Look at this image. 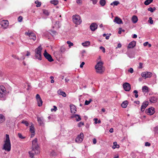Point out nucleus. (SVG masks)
Instances as JSON below:
<instances>
[{"instance_id": "nucleus-1", "label": "nucleus", "mask_w": 158, "mask_h": 158, "mask_svg": "<svg viewBox=\"0 0 158 158\" xmlns=\"http://www.w3.org/2000/svg\"><path fill=\"white\" fill-rule=\"evenodd\" d=\"M37 139L35 138L32 141V150L29 152L30 156L31 158H35L34 156L35 154H38L39 152V147L37 143Z\"/></svg>"}, {"instance_id": "nucleus-2", "label": "nucleus", "mask_w": 158, "mask_h": 158, "mask_svg": "<svg viewBox=\"0 0 158 158\" xmlns=\"http://www.w3.org/2000/svg\"><path fill=\"white\" fill-rule=\"evenodd\" d=\"M6 139L4 141V143L3 145V149L9 151L11 149V144L10 141L9 135L8 134H6Z\"/></svg>"}, {"instance_id": "nucleus-3", "label": "nucleus", "mask_w": 158, "mask_h": 158, "mask_svg": "<svg viewBox=\"0 0 158 158\" xmlns=\"http://www.w3.org/2000/svg\"><path fill=\"white\" fill-rule=\"evenodd\" d=\"M42 49V48L41 46L40 45L38 48H36L35 50V56L39 60H41L42 59L41 52Z\"/></svg>"}, {"instance_id": "nucleus-4", "label": "nucleus", "mask_w": 158, "mask_h": 158, "mask_svg": "<svg viewBox=\"0 0 158 158\" xmlns=\"http://www.w3.org/2000/svg\"><path fill=\"white\" fill-rule=\"evenodd\" d=\"M103 63L101 62H98L95 66V68L96 70V72L97 73H102L103 72L104 70L102 69Z\"/></svg>"}, {"instance_id": "nucleus-5", "label": "nucleus", "mask_w": 158, "mask_h": 158, "mask_svg": "<svg viewBox=\"0 0 158 158\" xmlns=\"http://www.w3.org/2000/svg\"><path fill=\"white\" fill-rule=\"evenodd\" d=\"M73 20L74 23L77 25L80 24L81 22L80 17L78 15H73Z\"/></svg>"}, {"instance_id": "nucleus-6", "label": "nucleus", "mask_w": 158, "mask_h": 158, "mask_svg": "<svg viewBox=\"0 0 158 158\" xmlns=\"http://www.w3.org/2000/svg\"><path fill=\"white\" fill-rule=\"evenodd\" d=\"M25 35L28 36L30 39L33 40H35L36 39L35 35L33 32H30L29 31H26L25 32Z\"/></svg>"}, {"instance_id": "nucleus-7", "label": "nucleus", "mask_w": 158, "mask_h": 158, "mask_svg": "<svg viewBox=\"0 0 158 158\" xmlns=\"http://www.w3.org/2000/svg\"><path fill=\"white\" fill-rule=\"evenodd\" d=\"M44 55L45 57L47 59L49 62H52L53 61V60L51 55L48 54L45 50L44 53Z\"/></svg>"}, {"instance_id": "nucleus-8", "label": "nucleus", "mask_w": 158, "mask_h": 158, "mask_svg": "<svg viewBox=\"0 0 158 158\" xmlns=\"http://www.w3.org/2000/svg\"><path fill=\"white\" fill-rule=\"evenodd\" d=\"M6 91L5 87L3 85L0 86V97H3Z\"/></svg>"}, {"instance_id": "nucleus-9", "label": "nucleus", "mask_w": 158, "mask_h": 158, "mask_svg": "<svg viewBox=\"0 0 158 158\" xmlns=\"http://www.w3.org/2000/svg\"><path fill=\"white\" fill-rule=\"evenodd\" d=\"M83 134L81 133L80 134L78 135L76 139V142L78 143H81L83 140Z\"/></svg>"}, {"instance_id": "nucleus-10", "label": "nucleus", "mask_w": 158, "mask_h": 158, "mask_svg": "<svg viewBox=\"0 0 158 158\" xmlns=\"http://www.w3.org/2000/svg\"><path fill=\"white\" fill-rule=\"evenodd\" d=\"M123 87L124 90L127 91H129L131 89L130 85L127 82H125L123 84Z\"/></svg>"}, {"instance_id": "nucleus-11", "label": "nucleus", "mask_w": 158, "mask_h": 158, "mask_svg": "<svg viewBox=\"0 0 158 158\" xmlns=\"http://www.w3.org/2000/svg\"><path fill=\"white\" fill-rule=\"evenodd\" d=\"M152 74L151 73L148 72H143L141 74V76L145 78L150 77L152 76Z\"/></svg>"}, {"instance_id": "nucleus-12", "label": "nucleus", "mask_w": 158, "mask_h": 158, "mask_svg": "<svg viewBox=\"0 0 158 158\" xmlns=\"http://www.w3.org/2000/svg\"><path fill=\"white\" fill-rule=\"evenodd\" d=\"M2 27L5 29L8 27L9 24V22L7 20H3L0 23Z\"/></svg>"}, {"instance_id": "nucleus-13", "label": "nucleus", "mask_w": 158, "mask_h": 158, "mask_svg": "<svg viewBox=\"0 0 158 158\" xmlns=\"http://www.w3.org/2000/svg\"><path fill=\"white\" fill-rule=\"evenodd\" d=\"M36 98L38 106H41L42 105L43 101L40 95L38 94H36Z\"/></svg>"}, {"instance_id": "nucleus-14", "label": "nucleus", "mask_w": 158, "mask_h": 158, "mask_svg": "<svg viewBox=\"0 0 158 158\" xmlns=\"http://www.w3.org/2000/svg\"><path fill=\"white\" fill-rule=\"evenodd\" d=\"M146 113L148 115H153L155 113L154 109L152 107L149 108L146 110Z\"/></svg>"}, {"instance_id": "nucleus-15", "label": "nucleus", "mask_w": 158, "mask_h": 158, "mask_svg": "<svg viewBox=\"0 0 158 158\" xmlns=\"http://www.w3.org/2000/svg\"><path fill=\"white\" fill-rule=\"evenodd\" d=\"M98 25L95 23H93L90 26V28L92 31H95L97 28Z\"/></svg>"}, {"instance_id": "nucleus-16", "label": "nucleus", "mask_w": 158, "mask_h": 158, "mask_svg": "<svg viewBox=\"0 0 158 158\" xmlns=\"http://www.w3.org/2000/svg\"><path fill=\"white\" fill-rule=\"evenodd\" d=\"M148 104V102L147 101L143 102L141 108V111L143 112L144 111L145 108L147 107Z\"/></svg>"}, {"instance_id": "nucleus-17", "label": "nucleus", "mask_w": 158, "mask_h": 158, "mask_svg": "<svg viewBox=\"0 0 158 158\" xmlns=\"http://www.w3.org/2000/svg\"><path fill=\"white\" fill-rule=\"evenodd\" d=\"M136 44V42L135 41H132L128 45L127 48H133L135 46Z\"/></svg>"}, {"instance_id": "nucleus-18", "label": "nucleus", "mask_w": 158, "mask_h": 158, "mask_svg": "<svg viewBox=\"0 0 158 158\" xmlns=\"http://www.w3.org/2000/svg\"><path fill=\"white\" fill-rule=\"evenodd\" d=\"M71 109V112L72 113H75L76 112V108L75 106L73 105H70Z\"/></svg>"}, {"instance_id": "nucleus-19", "label": "nucleus", "mask_w": 158, "mask_h": 158, "mask_svg": "<svg viewBox=\"0 0 158 158\" xmlns=\"http://www.w3.org/2000/svg\"><path fill=\"white\" fill-rule=\"evenodd\" d=\"M114 22L118 24L123 23L122 20L120 18L118 17H115L114 20Z\"/></svg>"}, {"instance_id": "nucleus-20", "label": "nucleus", "mask_w": 158, "mask_h": 158, "mask_svg": "<svg viewBox=\"0 0 158 158\" xmlns=\"http://www.w3.org/2000/svg\"><path fill=\"white\" fill-rule=\"evenodd\" d=\"M37 121L40 125H42L44 124V119L43 117H38Z\"/></svg>"}, {"instance_id": "nucleus-21", "label": "nucleus", "mask_w": 158, "mask_h": 158, "mask_svg": "<svg viewBox=\"0 0 158 158\" xmlns=\"http://www.w3.org/2000/svg\"><path fill=\"white\" fill-rule=\"evenodd\" d=\"M71 118H75L77 121H79L81 120V119L80 116L78 114H76L73 115L72 116H71Z\"/></svg>"}, {"instance_id": "nucleus-22", "label": "nucleus", "mask_w": 158, "mask_h": 158, "mask_svg": "<svg viewBox=\"0 0 158 158\" xmlns=\"http://www.w3.org/2000/svg\"><path fill=\"white\" fill-rule=\"evenodd\" d=\"M57 93L61 95L64 97H65L66 96L65 93L64 92L62 91L60 89L58 90Z\"/></svg>"}, {"instance_id": "nucleus-23", "label": "nucleus", "mask_w": 158, "mask_h": 158, "mask_svg": "<svg viewBox=\"0 0 158 158\" xmlns=\"http://www.w3.org/2000/svg\"><path fill=\"white\" fill-rule=\"evenodd\" d=\"M128 102L127 101H123L121 104V106L122 107L126 108L128 104Z\"/></svg>"}, {"instance_id": "nucleus-24", "label": "nucleus", "mask_w": 158, "mask_h": 158, "mask_svg": "<svg viewBox=\"0 0 158 158\" xmlns=\"http://www.w3.org/2000/svg\"><path fill=\"white\" fill-rule=\"evenodd\" d=\"M149 100L151 102L155 103L156 102L157 98L155 97H152L150 98Z\"/></svg>"}, {"instance_id": "nucleus-25", "label": "nucleus", "mask_w": 158, "mask_h": 158, "mask_svg": "<svg viewBox=\"0 0 158 158\" xmlns=\"http://www.w3.org/2000/svg\"><path fill=\"white\" fill-rule=\"evenodd\" d=\"M138 20L137 17L135 15L133 16L132 18V22L134 23H136L137 22Z\"/></svg>"}, {"instance_id": "nucleus-26", "label": "nucleus", "mask_w": 158, "mask_h": 158, "mask_svg": "<svg viewBox=\"0 0 158 158\" xmlns=\"http://www.w3.org/2000/svg\"><path fill=\"white\" fill-rule=\"evenodd\" d=\"M5 120V118L4 115L2 114H0V123H2Z\"/></svg>"}, {"instance_id": "nucleus-27", "label": "nucleus", "mask_w": 158, "mask_h": 158, "mask_svg": "<svg viewBox=\"0 0 158 158\" xmlns=\"http://www.w3.org/2000/svg\"><path fill=\"white\" fill-rule=\"evenodd\" d=\"M90 42L89 41H87L82 43V45L85 47L88 46L90 45Z\"/></svg>"}, {"instance_id": "nucleus-28", "label": "nucleus", "mask_w": 158, "mask_h": 158, "mask_svg": "<svg viewBox=\"0 0 158 158\" xmlns=\"http://www.w3.org/2000/svg\"><path fill=\"white\" fill-rule=\"evenodd\" d=\"M100 5L102 6H104L106 4V1L105 0H100L99 2Z\"/></svg>"}, {"instance_id": "nucleus-29", "label": "nucleus", "mask_w": 158, "mask_h": 158, "mask_svg": "<svg viewBox=\"0 0 158 158\" xmlns=\"http://www.w3.org/2000/svg\"><path fill=\"white\" fill-rule=\"evenodd\" d=\"M58 1L57 0H53L50 1V3L54 4V5H56L58 3Z\"/></svg>"}, {"instance_id": "nucleus-30", "label": "nucleus", "mask_w": 158, "mask_h": 158, "mask_svg": "<svg viewBox=\"0 0 158 158\" xmlns=\"http://www.w3.org/2000/svg\"><path fill=\"white\" fill-rule=\"evenodd\" d=\"M30 131H31V133H35V128H34V126L33 125V124H32L30 127Z\"/></svg>"}, {"instance_id": "nucleus-31", "label": "nucleus", "mask_w": 158, "mask_h": 158, "mask_svg": "<svg viewBox=\"0 0 158 158\" xmlns=\"http://www.w3.org/2000/svg\"><path fill=\"white\" fill-rule=\"evenodd\" d=\"M152 1L153 0H146L145 1L144 4L146 5H148L152 2Z\"/></svg>"}, {"instance_id": "nucleus-32", "label": "nucleus", "mask_w": 158, "mask_h": 158, "mask_svg": "<svg viewBox=\"0 0 158 158\" xmlns=\"http://www.w3.org/2000/svg\"><path fill=\"white\" fill-rule=\"evenodd\" d=\"M142 90L143 92H148V87L146 86H144L143 87Z\"/></svg>"}, {"instance_id": "nucleus-33", "label": "nucleus", "mask_w": 158, "mask_h": 158, "mask_svg": "<svg viewBox=\"0 0 158 158\" xmlns=\"http://www.w3.org/2000/svg\"><path fill=\"white\" fill-rule=\"evenodd\" d=\"M92 101V100L90 98L89 100V101L85 100V104L86 105H88Z\"/></svg>"}, {"instance_id": "nucleus-34", "label": "nucleus", "mask_w": 158, "mask_h": 158, "mask_svg": "<svg viewBox=\"0 0 158 158\" xmlns=\"http://www.w3.org/2000/svg\"><path fill=\"white\" fill-rule=\"evenodd\" d=\"M156 8L155 7H154L153 8H152L151 7H150L149 8L148 10L149 11H150L151 12H153L155 10Z\"/></svg>"}, {"instance_id": "nucleus-35", "label": "nucleus", "mask_w": 158, "mask_h": 158, "mask_svg": "<svg viewBox=\"0 0 158 158\" xmlns=\"http://www.w3.org/2000/svg\"><path fill=\"white\" fill-rule=\"evenodd\" d=\"M22 123L24 124L26 126H28L29 125L28 122L25 120H23L22 122Z\"/></svg>"}, {"instance_id": "nucleus-36", "label": "nucleus", "mask_w": 158, "mask_h": 158, "mask_svg": "<svg viewBox=\"0 0 158 158\" xmlns=\"http://www.w3.org/2000/svg\"><path fill=\"white\" fill-rule=\"evenodd\" d=\"M43 13L44 14H45L47 15H49V12H48V11L47 10H43Z\"/></svg>"}, {"instance_id": "nucleus-37", "label": "nucleus", "mask_w": 158, "mask_h": 158, "mask_svg": "<svg viewBox=\"0 0 158 158\" xmlns=\"http://www.w3.org/2000/svg\"><path fill=\"white\" fill-rule=\"evenodd\" d=\"M18 136L21 139H24L25 137L22 136V135L20 133H18Z\"/></svg>"}, {"instance_id": "nucleus-38", "label": "nucleus", "mask_w": 158, "mask_h": 158, "mask_svg": "<svg viewBox=\"0 0 158 158\" xmlns=\"http://www.w3.org/2000/svg\"><path fill=\"white\" fill-rule=\"evenodd\" d=\"M133 93L135 94V97L136 98H137L138 97V92L136 90H135L133 91Z\"/></svg>"}, {"instance_id": "nucleus-39", "label": "nucleus", "mask_w": 158, "mask_h": 158, "mask_svg": "<svg viewBox=\"0 0 158 158\" xmlns=\"http://www.w3.org/2000/svg\"><path fill=\"white\" fill-rule=\"evenodd\" d=\"M67 43L69 44V47H70L71 46L73 45V44L72 43H71L70 41H67Z\"/></svg>"}, {"instance_id": "nucleus-40", "label": "nucleus", "mask_w": 158, "mask_h": 158, "mask_svg": "<svg viewBox=\"0 0 158 158\" xmlns=\"http://www.w3.org/2000/svg\"><path fill=\"white\" fill-rule=\"evenodd\" d=\"M148 22L151 24H152L153 23V21L152 20V18L151 17H150L149 18V20L148 21Z\"/></svg>"}, {"instance_id": "nucleus-41", "label": "nucleus", "mask_w": 158, "mask_h": 158, "mask_svg": "<svg viewBox=\"0 0 158 158\" xmlns=\"http://www.w3.org/2000/svg\"><path fill=\"white\" fill-rule=\"evenodd\" d=\"M23 18L21 16H19L18 18V21L19 22H21L22 21Z\"/></svg>"}, {"instance_id": "nucleus-42", "label": "nucleus", "mask_w": 158, "mask_h": 158, "mask_svg": "<svg viewBox=\"0 0 158 158\" xmlns=\"http://www.w3.org/2000/svg\"><path fill=\"white\" fill-rule=\"evenodd\" d=\"M53 107H54V108H52L51 109V111H56L57 110V107L56 106H53Z\"/></svg>"}, {"instance_id": "nucleus-43", "label": "nucleus", "mask_w": 158, "mask_h": 158, "mask_svg": "<svg viewBox=\"0 0 158 158\" xmlns=\"http://www.w3.org/2000/svg\"><path fill=\"white\" fill-rule=\"evenodd\" d=\"M128 71L131 73H132L133 72V69L132 68H130L128 70Z\"/></svg>"}, {"instance_id": "nucleus-44", "label": "nucleus", "mask_w": 158, "mask_h": 158, "mask_svg": "<svg viewBox=\"0 0 158 158\" xmlns=\"http://www.w3.org/2000/svg\"><path fill=\"white\" fill-rule=\"evenodd\" d=\"M124 30H123L121 28H119V30L118 31V33L119 34H120L121 33V32L122 31H124Z\"/></svg>"}, {"instance_id": "nucleus-45", "label": "nucleus", "mask_w": 158, "mask_h": 158, "mask_svg": "<svg viewBox=\"0 0 158 158\" xmlns=\"http://www.w3.org/2000/svg\"><path fill=\"white\" fill-rule=\"evenodd\" d=\"M101 49L102 50L103 52L104 53L105 52V49L102 46H101L100 47Z\"/></svg>"}, {"instance_id": "nucleus-46", "label": "nucleus", "mask_w": 158, "mask_h": 158, "mask_svg": "<svg viewBox=\"0 0 158 158\" xmlns=\"http://www.w3.org/2000/svg\"><path fill=\"white\" fill-rule=\"evenodd\" d=\"M113 3L114 5L117 6L119 3V2L118 1H114L113 2Z\"/></svg>"}, {"instance_id": "nucleus-47", "label": "nucleus", "mask_w": 158, "mask_h": 158, "mask_svg": "<svg viewBox=\"0 0 158 158\" xmlns=\"http://www.w3.org/2000/svg\"><path fill=\"white\" fill-rule=\"evenodd\" d=\"M83 125H84V123L81 122L78 123V126L79 127H80L81 126Z\"/></svg>"}, {"instance_id": "nucleus-48", "label": "nucleus", "mask_w": 158, "mask_h": 158, "mask_svg": "<svg viewBox=\"0 0 158 158\" xmlns=\"http://www.w3.org/2000/svg\"><path fill=\"white\" fill-rule=\"evenodd\" d=\"M60 50L61 52H64L65 51V49L64 47H62L60 48Z\"/></svg>"}, {"instance_id": "nucleus-49", "label": "nucleus", "mask_w": 158, "mask_h": 158, "mask_svg": "<svg viewBox=\"0 0 158 158\" xmlns=\"http://www.w3.org/2000/svg\"><path fill=\"white\" fill-rule=\"evenodd\" d=\"M145 145L146 146H150V144L148 142L145 143Z\"/></svg>"}, {"instance_id": "nucleus-50", "label": "nucleus", "mask_w": 158, "mask_h": 158, "mask_svg": "<svg viewBox=\"0 0 158 158\" xmlns=\"http://www.w3.org/2000/svg\"><path fill=\"white\" fill-rule=\"evenodd\" d=\"M93 2L94 4H95L98 2V0H91Z\"/></svg>"}, {"instance_id": "nucleus-51", "label": "nucleus", "mask_w": 158, "mask_h": 158, "mask_svg": "<svg viewBox=\"0 0 158 158\" xmlns=\"http://www.w3.org/2000/svg\"><path fill=\"white\" fill-rule=\"evenodd\" d=\"M85 64V63L84 62H82L80 65V67L81 68H82L83 67V66Z\"/></svg>"}, {"instance_id": "nucleus-52", "label": "nucleus", "mask_w": 158, "mask_h": 158, "mask_svg": "<svg viewBox=\"0 0 158 158\" xmlns=\"http://www.w3.org/2000/svg\"><path fill=\"white\" fill-rule=\"evenodd\" d=\"M143 63H139V69H142V68Z\"/></svg>"}, {"instance_id": "nucleus-53", "label": "nucleus", "mask_w": 158, "mask_h": 158, "mask_svg": "<svg viewBox=\"0 0 158 158\" xmlns=\"http://www.w3.org/2000/svg\"><path fill=\"white\" fill-rule=\"evenodd\" d=\"M76 2L78 4L82 3V1L81 0H77Z\"/></svg>"}, {"instance_id": "nucleus-54", "label": "nucleus", "mask_w": 158, "mask_h": 158, "mask_svg": "<svg viewBox=\"0 0 158 158\" xmlns=\"http://www.w3.org/2000/svg\"><path fill=\"white\" fill-rule=\"evenodd\" d=\"M41 5V2H38V4L36 5V6L37 7H39Z\"/></svg>"}, {"instance_id": "nucleus-55", "label": "nucleus", "mask_w": 158, "mask_h": 158, "mask_svg": "<svg viewBox=\"0 0 158 158\" xmlns=\"http://www.w3.org/2000/svg\"><path fill=\"white\" fill-rule=\"evenodd\" d=\"M97 140L96 139L94 138L93 139V143L94 144H95L96 143Z\"/></svg>"}, {"instance_id": "nucleus-56", "label": "nucleus", "mask_w": 158, "mask_h": 158, "mask_svg": "<svg viewBox=\"0 0 158 158\" xmlns=\"http://www.w3.org/2000/svg\"><path fill=\"white\" fill-rule=\"evenodd\" d=\"M113 131H114V129L113 128H111L110 130H109V132L111 133H112V132H113Z\"/></svg>"}, {"instance_id": "nucleus-57", "label": "nucleus", "mask_w": 158, "mask_h": 158, "mask_svg": "<svg viewBox=\"0 0 158 158\" xmlns=\"http://www.w3.org/2000/svg\"><path fill=\"white\" fill-rule=\"evenodd\" d=\"M98 120V118H95L94 119V123L95 124H97L98 123H97Z\"/></svg>"}, {"instance_id": "nucleus-58", "label": "nucleus", "mask_w": 158, "mask_h": 158, "mask_svg": "<svg viewBox=\"0 0 158 158\" xmlns=\"http://www.w3.org/2000/svg\"><path fill=\"white\" fill-rule=\"evenodd\" d=\"M25 57L24 56H23L22 57V58H21L20 59L18 57H17L16 59H17V60H19L21 59H22L23 60H24L25 59Z\"/></svg>"}, {"instance_id": "nucleus-59", "label": "nucleus", "mask_w": 158, "mask_h": 158, "mask_svg": "<svg viewBox=\"0 0 158 158\" xmlns=\"http://www.w3.org/2000/svg\"><path fill=\"white\" fill-rule=\"evenodd\" d=\"M30 55H31L30 53L29 52L27 51V54H26V56H30Z\"/></svg>"}, {"instance_id": "nucleus-60", "label": "nucleus", "mask_w": 158, "mask_h": 158, "mask_svg": "<svg viewBox=\"0 0 158 158\" xmlns=\"http://www.w3.org/2000/svg\"><path fill=\"white\" fill-rule=\"evenodd\" d=\"M148 44V42H146L143 44V45L145 46H146Z\"/></svg>"}, {"instance_id": "nucleus-61", "label": "nucleus", "mask_w": 158, "mask_h": 158, "mask_svg": "<svg viewBox=\"0 0 158 158\" xmlns=\"http://www.w3.org/2000/svg\"><path fill=\"white\" fill-rule=\"evenodd\" d=\"M137 37V35L136 34H134L132 36V38H136Z\"/></svg>"}, {"instance_id": "nucleus-62", "label": "nucleus", "mask_w": 158, "mask_h": 158, "mask_svg": "<svg viewBox=\"0 0 158 158\" xmlns=\"http://www.w3.org/2000/svg\"><path fill=\"white\" fill-rule=\"evenodd\" d=\"M51 33L54 35H56V32L55 31H51Z\"/></svg>"}, {"instance_id": "nucleus-63", "label": "nucleus", "mask_w": 158, "mask_h": 158, "mask_svg": "<svg viewBox=\"0 0 158 158\" xmlns=\"http://www.w3.org/2000/svg\"><path fill=\"white\" fill-rule=\"evenodd\" d=\"M35 135V133H31V138H32L33 137H34Z\"/></svg>"}, {"instance_id": "nucleus-64", "label": "nucleus", "mask_w": 158, "mask_h": 158, "mask_svg": "<svg viewBox=\"0 0 158 158\" xmlns=\"http://www.w3.org/2000/svg\"><path fill=\"white\" fill-rule=\"evenodd\" d=\"M69 80H70L68 78H66L65 79V81L66 82H68L69 81Z\"/></svg>"}]
</instances>
